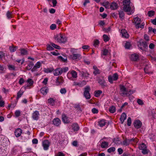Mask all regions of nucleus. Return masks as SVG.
I'll return each instance as SVG.
<instances>
[{
	"label": "nucleus",
	"instance_id": "16",
	"mask_svg": "<svg viewBox=\"0 0 156 156\" xmlns=\"http://www.w3.org/2000/svg\"><path fill=\"white\" fill-rule=\"evenodd\" d=\"M41 93L43 95H46L48 91V89L46 87H44L40 90Z\"/></svg>",
	"mask_w": 156,
	"mask_h": 156
},
{
	"label": "nucleus",
	"instance_id": "17",
	"mask_svg": "<svg viewBox=\"0 0 156 156\" xmlns=\"http://www.w3.org/2000/svg\"><path fill=\"white\" fill-rule=\"evenodd\" d=\"M134 139H128L127 140L126 139H125L122 142V144L124 145L127 146L129 145V144L132 141H133L134 140Z\"/></svg>",
	"mask_w": 156,
	"mask_h": 156
},
{
	"label": "nucleus",
	"instance_id": "24",
	"mask_svg": "<svg viewBox=\"0 0 156 156\" xmlns=\"http://www.w3.org/2000/svg\"><path fill=\"white\" fill-rule=\"evenodd\" d=\"M48 103L51 105L54 106L55 105V101L52 98H50L48 100Z\"/></svg>",
	"mask_w": 156,
	"mask_h": 156
},
{
	"label": "nucleus",
	"instance_id": "30",
	"mask_svg": "<svg viewBox=\"0 0 156 156\" xmlns=\"http://www.w3.org/2000/svg\"><path fill=\"white\" fill-rule=\"evenodd\" d=\"M74 107L76 109V110H77L80 113L82 112L83 109L80 108L79 104H76L74 105Z\"/></svg>",
	"mask_w": 156,
	"mask_h": 156
},
{
	"label": "nucleus",
	"instance_id": "35",
	"mask_svg": "<svg viewBox=\"0 0 156 156\" xmlns=\"http://www.w3.org/2000/svg\"><path fill=\"white\" fill-rule=\"evenodd\" d=\"M144 23H143L142 24L140 23H139L138 24L136 25L135 27L136 29H139V28H141L142 29L144 28Z\"/></svg>",
	"mask_w": 156,
	"mask_h": 156
},
{
	"label": "nucleus",
	"instance_id": "12",
	"mask_svg": "<svg viewBox=\"0 0 156 156\" xmlns=\"http://www.w3.org/2000/svg\"><path fill=\"white\" fill-rule=\"evenodd\" d=\"M106 1V0H102V2H101V4L106 9H109V3L108 2Z\"/></svg>",
	"mask_w": 156,
	"mask_h": 156
},
{
	"label": "nucleus",
	"instance_id": "37",
	"mask_svg": "<svg viewBox=\"0 0 156 156\" xmlns=\"http://www.w3.org/2000/svg\"><path fill=\"white\" fill-rule=\"evenodd\" d=\"M102 93V91L100 90L95 91H94V95L96 97H99Z\"/></svg>",
	"mask_w": 156,
	"mask_h": 156
},
{
	"label": "nucleus",
	"instance_id": "61",
	"mask_svg": "<svg viewBox=\"0 0 156 156\" xmlns=\"http://www.w3.org/2000/svg\"><path fill=\"white\" fill-rule=\"evenodd\" d=\"M62 73L63 72L66 73L68 70V67H66L62 68Z\"/></svg>",
	"mask_w": 156,
	"mask_h": 156
},
{
	"label": "nucleus",
	"instance_id": "28",
	"mask_svg": "<svg viewBox=\"0 0 156 156\" xmlns=\"http://www.w3.org/2000/svg\"><path fill=\"white\" fill-rule=\"evenodd\" d=\"M98 125L101 127H102L105 126L106 122L104 119H102L98 122Z\"/></svg>",
	"mask_w": 156,
	"mask_h": 156
},
{
	"label": "nucleus",
	"instance_id": "20",
	"mask_svg": "<svg viewBox=\"0 0 156 156\" xmlns=\"http://www.w3.org/2000/svg\"><path fill=\"white\" fill-rule=\"evenodd\" d=\"M81 57V55L79 54H73L70 55V58L73 60L79 58Z\"/></svg>",
	"mask_w": 156,
	"mask_h": 156
},
{
	"label": "nucleus",
	"instance_id": "21",
	"mask_svg": "<svg viewBox=\"0 0 156 156\" xmlns=\"http://www.w3.org/2000/svg\"><path fill=\"white\" fill-rule=\"evenodd\" d=\"M20 55L22 56L27 55L28 54L27 51L25 49L21 48L20 49Z\"/></svg>",
	"mask_w": 156,
	"mask_h": 156
},
{
	"label": "nucleus",
	"instance_id": "56",
	"mask_svg": "<svg viewBox=\"0 0 156 156\" xmlns=\"http://www.w3.org/2000/svg\"><path fill=\"white\" fill-rule=\"evenodd\" d=\"M15 114L16 117H18L20 115L21 112L19 110H16V111Z\"/></svg>",
	"mask_w": 156,
	"mask_h": 156
},
{
	"label": "nucleus",
	"instance_id": "63",
	"mask_svg": "<svg viewBox=\"0 0 156 156\" xmlns=\"http://www.w3.org/2000/svg\"><path fill=\"white\" fill-rule=\"evenodd\" d=\"M99 44V41L98 40H96L94 41V45L96 47L97 45H98Z\"/></svg>",
	"mask_w": 156,
	"mask_h": 156
},
{
	"label": "nucleus",
	"instance_id": "10",
	"mask_svg": "<svg viewBox=\"0 0 156 156\" xmlns=\"http://www.w3.org/2000/svg\"><path fill=\"white\" fill-rule=\"evenodd\" d=\"M71 126L74 132H76L79 130L80 127L78 124L76 123H73Z\"/></svg>",
	"mask_w": 156,
	"mask_h": 156
},
{
	"label": "nucleus",
	"instance_id": "34",
	"mask_svg": "<svg viewBox=\"0 0 156 156\" xmlns=\"http://www.w3.org/2000/svg\"><path fill=\"white\" fill-rule=\"evenodd\" d=\"M81 73L83 76H85L86 77H88L89 75V73L86 71H82L81 72Z\"/></svg>",
	"mask_w": 156,
	"mask_h": 156
},
{
	"label": "nucleus",
	"instance_id": "45",
	"mask_svg": "<svg viewBox=\"0 0 156 156\" xmlns=\"http://www.w3.org/2000/svg\"><path fill=\"white\" fill-rule=\"evenodd\" d=\"M51 45L52 46V47L53 48H55L58 49H61V48L60 46H59L55 44L54 43H51Z\"/></svg>",
	"mask_w": 156,
	"mask_h": 156
},
{
	"label": "nucleus",
	"instance_id": "36",
	"mask_svg": "<svg viewBox=\"0 0 156 156\" xmlns=\"http://www.w3.org/2000/svg\"><path fill=\"white\" fill-rule=\"evenodd\" d=\"M140 46H141L144 47L145 48H147V45L146 42L144 41L142 42H140Z\"/></svg>",
	"mask_w": 156,
	"mask_h": 156
},
{
	"label": "nucleus",
	"instance_id": "13",
	"mask_svg": "<svg viewBox=\"0 0 156 156\" xmlns=\"http://www.w3.org/2000/svg\"><path fill=\"white\" fill-rule=\"evenodd\" d=\"M53 123L55 125L58 126L61 123V121L60 119L58 118L54 119L53 120Z\"/></svg>",
	"mask_w": 156,
	"mask_h": 156
},
{
	"label": "nucleus",
	"instance_id": "38",
	"mask_svg": "<svg viewBox=\"0 0 156 156\" xmlns=\"http://www.w3.org/2000/svg\"><path fill=\"white\" fill-rule=\"evenodd\" d=\"M9 69L10 70H16V69L15 66L12 65H8Z\"/></svg>",
	"mask_w": 156,
	"mask_h": 156
},
{
	"label": "nucleus",
	"instance_id": "25",
	"mask_svg": "<svg viewBox=\"0 0 156 156\" xmlns=\"http://www.w3.org/2000/svg\"><path fill=\"white\" fill-rule=\"evenodd\" d=\"M123 10L126 12H129L130 11L131 7L130 5H124Z\"/></svg>",
	"mask_w": 156,
	"mask_h": 156
},
{
	"label": "nucleus",
	"instance_id": "1",
	"mask_svg": "<svg viewBox=\"0 0 156 156\" xmlns=\"http://www.w3.org/2000/svg\"><path fill=\"white\" fill-rule=\"evenodd\" d=\"M120 94L123 97L129 96L133 94L134 91L133 90H129L123 85L120 86Z\"/></svg>",
	"mask_w": 156,
	"mask_h": 156
},
{
	"label": "nucleus",
	"instance_id": "15",
	"mask_svg": "<svg viewBox=\"0 0 156 156\" xmlns=\"http://www.w3.org/2000/svg\"><path fill=\"white\" fill-rule=\"evenodd\" d=\"M27 83L26 85L23 86L25 89L27 88L30 86L34 84V81L31 79H29L27 81Z\"/></svg>",
	"mask_w": 156,
	"mask_h": 156
},
{
	"label": "nucleus",
	"instance_id": "47",
	"mask_svg": "<svg viewBox=\"0 0 156 156\" xmlns=\"http://www.w3.org/2000/svg\"><path fill=\"white\" fill-rule=\"evenodd\" d=\"M131 45L130 44V43L129 42H126L125 44V48L126 49H129Z\"/></svg>",
	"mask_w": 156,
	"mask_h": 156
},
{
	"label": "nucleus",
	"instance_id": "55",
	"mask_svg": "<svg viewBox=\"0 0 156 156\" xmlns=\"http://www.w3.org/2000/svg\"><path fill=\"white\" fill-rule=\"evenodd\" d=\"M58 59L61 60L62 61L65 62L67 60V58L65 57V58H63L62 56H59L58 57Z\"/></svg>",
	"mask_w": 156,
	"mask_h": 156
},
{
	"label": "nucleus",
	"instance_id": "64",
	"mask_svg": "<svg viewBox=\"0 0 156 156\" xmlns=\"http://www.w3.org/2000/svg\"><path fill=\"white\" fill-rule=\"evenodd\" d=\"M92 112L94 114L98 113V110L95 108H93L92 110Z\"/></svg>",
	"mask_w": 156,
	"mask_h": 156
},
{
	"label": "nucleus",
	"instance_id": "8",
	"mask_svg": "<svg viewBox=\"0 0 156 156\" xmlns=\"http://www.w3.org/2000/svg\"><path fill=\"white\" fill-rule=\"evenodd\" d=\"M93 68L94 69L93 73L94 75H96L100 74L101 73V71L96 66H93Z\"/></svg>",
	"mask_w": 156,
	"mask_h": 156
},
{
	"label": "nucleus",
	"instance_id": "31",
	"mask_svg": "<svg viewBox=\"0 0 156 156\" xmlns=\"http://www.w3.org/2000/svg\"><path fill=\"white\" fill-rule=\"evenodd\" d=\"M134 23L135 25V26L138 24L139 23H141L140 19L138 17H136L134 18Z\"/></svg>",
	"mask_w": 156,
	"mask_h": 156
},
{
	"label": "nucleus",
	"instance_id": "2",
	"mask_svg": "<svg viewBox=\"0 0 156 156\" xmlns=\"http://www.w3.org/2000/svg\"><path fill=\"white\" fill-rule=\"evenodd\" d=\"M54 38L59 43H64L67 41V38L65 36L60 34L55 35Z\"/></svg>",
	"mask_w": 156,
	"mask_h": 156
},
{
	"label": "nucleus",
	"instance_id": "6",
	"mask_svg": "<svg viewBox=\"0 0 156 156\" xmlns=\"http://www.w3.org/2000/svg\"><path fill=\"white\" fill-rule=\"evenodd\" d=\"M40 114L37 111H34L32 114V118L34 120H37L39 118Z\"/></svg>",
	"mask_w": 156,
	"mask_h": 156
},
{
	"label": "nucleus",
	"instance_id": "51",
	"mask_svg": "<svg viewBox=\"0 0 156 156\" xmlns=\"http://www.w3.org/2000/svg\"><path fill=\"white\" fill-rule=\"evenodd\" d=\"M147 14L149 16L151 17L154 15V12L153 11H150L148 12Z\"/></svg>",
	"mask_w": 156,
	"mask_h": 156
},
{
	"label": "nucleus",
	"instance_id": "23",
	"mask_svg": "<svg viewBox=\"0 0 156 156\" xmlns=\"http://www.w3.org/2000/svg\"><path fill=\"white\" fill-rule=\"evenodd\" d=\"M63 82V78L60 77H58L56 80V85H58L62 84Z\"/></svg>",
	"mask_w": 156,
	"mask_h": 156
},
{
	"label": "nucleus",
	"instance_id": "22",
	"mask_svg": "<svg viewBox=\"0 0 156 156\" xmlns=\"http://www.w3.org/2000/svg\"><path fill=\"white\" fill-rule=\"evenodd\" d=\"M131 60L133 61H136L139 59V56L138 55L134 54L131 55L130 57Z\"/></svg>",
	"mask_w": 156,
	"mask_h": 156
},
{
	"label": "nucleus",
	"instance_id": "50",
	"mask_svg": "<svg viewBox=\"0 0 156 156\" xmlns=\"http://www.w3.org/2000/svg\"><path fill=\"white\" fill-rule=\"evenodd\" d=\"M118 75L117 73H115L113 74L112 77L113 78V80L115 81L118 79Z\"/></svg>",
	"mask_w": 156,
	"mask_h": 156
},
{
	"label": "nucleus",
	"instance_id": "59",
	"mask_svg": "<svg viewBox=\"0 0 156 156\" xmlns=\"http://www.w3.org/2000/svg\"><path fill=\"white\" fill-rule=\"evenodd\" d=\"M65 154L61 151L58 152L55 156H64Z\"/></svg>",
	"mask_w": 156,
	"mask_h": 156
},
{
	"label": "nucleus",
	"instance_id": "41",
	"mask_svg": "<svg viewBox=\"0 0 156 156\" xmlns=\"http://www.w3.org/2000/svg\"><path fill=\"white\" fill-rule=\"evenodd\" d=\"M120 18L123 19L124 18V13L123 11H120L119 13Z\"/></svg>",
	"mask_w": 156,
	"mask_h": 156
},
{
	"label": "nucleus",
	"instance_id": "3",
	"mask_svg": "<svg viewBox=\"0 0 156 156\" xmlns=\"http://www.w3.org/2000/svg\"><path fill=\"white\" fill-rule=\"evenodd\" d=\"M90 88L89 86H86L84 88L83 95L87 99H89L91 98V96L90 93Z\"/></svg>",
	"mask_w": 156,
	"mask_h": 156
},
{
	"label": "nucleus",
	"instance_id": "40",
	"mask_svg": "<svg viewBox=\"0 0 156 156\" xmlns=\"http://www.w3.org/2000/svg\"><path fill=\"white\" fill-rule=\"evenodd\" d=\"M70 74L73 78H75L77 77V73L74 70L72 71L71 72Z\"/></svg>",
	"mask_w": 156,
	"mask_h": 156
},
{
	"label": "nucleus",
	"instance_id": "43",
	"mask_svg": "<svg viewBox=\"0 0 156 156\" xmlns=\"http://www.w3.org/2000/svg\"><path fill=\"white\" fill-rule=\"evenodd\" d=\"M109 112L112 113H114L115 111V108L114 106H111L109 108Z\"/></svg>",
	"mask_w": 156,
	"mask_h": 156
},
{
	"label": "nucleus",
	"instance_id": "62",
	"mask_svg": "<svg viewBox=\"0 0 156 156\" xmlns=\"http://www.w3.org/2000/svg\"><path fill=\"white\" fill-rule=\"evenodd\" d=\"M66 92V90L65 88H62L60 90V92L62 94H65Z\"/></svg>",
	"mask_w": 156,
	"mask_h": 156
},
{
	"label": "nucleus",
	"instance_id": "44",
	"mask_svg": "<svg viewBox=\"0 0 156 156\" xmlns=\"http://www.w3.org/2000/svg\"><path fill=\"white\" fill-rule=\"evenodd\" d=\"M23 92L20 90L17 93V99H18L20 98L21 97L22 95L23 94Z\"/></svg>",
	"mask_w": 156,
	"mask_h": 156
},
{
	"label": "nucleus",
	"instance_id": "7",
	"mask_svg": "<svg viewBox=\"0 0 156 156\" xmlns=\"http://www.w3.org/2000/svg\"><path fill=\"white\" fill-rule=\"evenodd\" d=\"M133 124L136 128L139 129L141 127L142 123L139 120H137L134 122Z\"/></svg>",
	"mask_w": 156,
	"mask_h": 156
},
{
	"label": "nucleus",
	"instance_id": "19",
	"mask_svg": "<svg viewBox=\"0 0 156 156\" xmlns=\"http://www.w3.org/2000/svg\"><path fill=\"white\" fill-rule=\"evenodd\" d=\"M121 33L122 34V37L125 38H128L129 37V35L127 33L126 30H121Z\"/></svg>",
	"mask_w": 156,
	"mask_h": 156
},
{
	"label": "nucleus",
	"instance_id": "48",
	"mask_svg": "<svg viewBox=\"0 0 156 156\" xmlns=\"http://www.w3.org/2000/svg\"><path fill=\"white\" fill-rule=\"evenodd\" d=\"M49 3L51 2V1H52V3L53 4V6L54 7H55L56 5L57 4V2L56 0H47Z\"/></svg>",
	"mask_w": 156,
	"mask_h": 156
},
{
	"label": "nucleus",
	"instance_id": "4",
	"mask_svg": "<svg viewBox=\"0 0 156 156\" xmlns=\"http://www.w3.org/2000/svg\"><path fill=\"white\" fill-rule=\"evenodd\" d=\"M98 83L102 87H105L106 86V82L103 76H98L97 78Z\"/></svg>",
	"mask_w": 156,
	"mask_h": 156
},
{
	"label": "nucleus",
	"instance_id": "60",
	"mask_svg": "<svg viewBox=\"0 0 156 156\" xmlns=\"http://www.w3.org/2000/svg\"><path fill=\"white\" fill-rule=\"evenodd\" d=\"M56 26L55 24H52L50 26V28L51 30H54L56 29Z\"/></svg>",
	"mask_w": 156,
	"mask_h": 156
},
{
	"label": "nucleus",
	"instance_id": "5",
	"mask_svg": "<svg viewBox=\"0 0 156 156\" xmlns=\"http://www.w3.org/2000/svg\"><path fill=\"white\" fill-rule=\"evenodd\" d=\"M50 142L48 140L44 141L42 142V145L43 148L45 150H47L48 149L50 146Z\"/></svg>",
	"mask_w": 156,
	"mask_h": 156
},
{
	"label": "nucleus",
	"instance_id": "57",
	"mask_svg": "<svg viewBox=\"0 0 156 156\" xmlns=\"http://www.w3.org/2000/svg\"><path fill=\"white\" fill-rule=\"evenodd\" d=\"M80 87H82L85 85L86 84V82L85 81L83 80L79 82Z\"/></svg>",
	"mask_w": 156,
	"mask_h": 156
},
{
	"label": "nucleus",
	"instance_id": "46",
	"mask_svg": "<svg viewBox=\"0 0 156 156\" xmlns=\"http://www.w3.org/2000/svg\"><path fill=\"white\" fill-rule=\"evenodd\" d=\"M53 70L54 69L53 68H51L45 69L44 71L46 73H48L52 72Z\"/></svg>",
	"mask_w": 156,
	"mask_h": 156
},
{
	"label": "nucleus",
	"instance_id": "14",
	"mask_svg": "<svg viewBox=\"0 0 156 156\" xmlns=\"http://www.w3.org/2000/svg\"><path fill=\"white\" fill-rule=\"evenodd\" d=\"M41 64L40 62H37V63L35 64V65L34 66V67L31 69V71L32 72H34L35 71L36 69L39 68L41 66Z\"/></svg>",
	"mask_w": 156,
	"mask_h": 156
},
{
	"label": "nucleus",
	"instance_id": "52",
	"mask_svg": "<svg viewBox=\"0 0 156 156\" xmlns=\"http://www.w3.org/2000/svg\"><path fill=\"white\" fill-rule=\"evenodd\" d=\"M47 49L48 50L50 51L53 50H54V48L51 45L48 44L47 45Z\"/></svg>",
	"mask_w": 156,
	"mask_h": 156
},
{
	"label": "nucleus",
	"instance_id": "42",
	"mask_svg": "<svg viewBox=\"0 0 156 156\" xmlns=\"http://www.w3.org/2000/svg\"><path fill=\"white\" fill-rule=\"evenodd\" d=\"M139 148L140 149L142 150L143 149H146L147 147L145 144L144 143H142L139 146Z\"/></svg>",
	"mask_w": 156,
	"mask_h": 156
},
{
	"label": "nucleus",
	"instance_id": "9",
	"mask_svg": "<svg viewBox=\"0 0 156 156\" xmlns=\"http://www.w3.org/2000/svg\"><path fill=\"white\" fill-rule=\"evenodd\" d=\"M62 68H59L56 69L53 72V73L55 76L60 75L62 74Z\"/></svg>",
	"mask_w": 156,
	"mask_h": 156
},
{
	"label": "nucleus",
	"instance_id": "54",
	"mask_svg": "<svg viewBox=\"0 0 156 156\" xmlns=\"http://www.w3.org/2000/svg\"><path fill=\"white\" fill-rule=\"evenodd\" d=\"M123 2V5H130V0H124Z\"/></svg>",
	"mask_w": 156,
	"mask_h": 156
},
{
	"label": "nucleus",
	"instance_id": "27",
	"mask_svg": "<svg viewBox=\"0 0 156 156\" xmlns=\"http://www.w3.org/2000/svg\"><path fill=\"white\" fill-rule=\"evenodd\" d=\"M126 115L125 113H123L121 115V117L120 118V120L122 124L123 123L124 120L126 118Z\"/></svg>",
	"mask_w": 156,
	"mask_h": 156
},
{
	"label": "nucleus",
	"instance_id": "29",
	"mask_svg": "<svg viewBox=\"0 0 156 156\" xmlns=\"http://www.w3.org/2000/svg\"><path fill=\"white\" fill-rule=\"evenodd\" d=\"M108 143L106 141L102 142L101 144V148H105L108 147Z\"/></svg>",
	"mask_w": 156,
	"mask_h": 156
},
{
	"label": "nucleus",
	"instance_id": "18",
	"mask_svg": "<svg viewBox=\"0 0 156 156\" xmlns=\"http://www.w3.org/2000/svg\"><path fill=\"white\" fill-rule=\"evenodd\" d=\"M62 118L63 122L66 123H68L70 121L68 118L65 114H63L62 115Z\"/></svg>",
	"mask_w": 156,
	"mask_h": 156
},
{
	"label": "nucleus",
	"instance_id": "11",
	"mask_svg": "<svg viewBox=\"0 0 156 156\" xmlns=\"http://www.w3.org/2000/svg\"><path fill=\"white\" fill-rule=\"evenodd\" d=\"M22 130L20 128H17L16 129L14 133L16 137H19L20 136L22 133Z\"/></svg>",
	"mask_w": 156,
	"mask_h": 156
},
{
	"label": "nucleus",
	"instance_id": "53",
	"mask_svg": "<svg viewBox=\"0 0 156 156\" xmlns=\"http://www.w3.org/2000/svg\"><path fill=\"white\" fill-rule=\"evenodd\" d=\"M103 37L104 39V40L105 42H107L109 40V38L105 34H104L103 35Z\"/></svg>",
	"mask_w": 156,
	"mask_h": 156
},
{
	"label": "nucleus",
	"instance_id": "39",
	"mask_svg": "<svg viewBox=\"0 0 156 156\" xmlns=\"http://www.w3.org/2000/svg\"><path fill=\"white\" fill-rule=\"evenodd\" d=\"M6 16L8 19H10L13 17L12 12L8 11L6 13Z\"/></svg>",
	"mask_w": 156,
	"mask_h": 156
},
{
	"label": "nucleus",
	"instance_id": "49",
	"mask_svg": "<svg viewBox=\"0 0 156 156\" xmlns=\"http://www.w3.org/2000/svg\"><path fill=\"white\" fill-rule=\"evenodd\" d=\"M115 147H112L109 148L107 150L108 152L109 153H111L114 152L115 151Z\"/></svg>",
	"mask_w": 156,
	"mask_h": 156
},
{
	"label": "nucleus",
	"instance_id": "58",
	"mask_svg": "<svg viewBox=\"0 0 156 156\" xmlns=\"http://www.w3.org/2000/svg\"><path fill=\"white\" fill-rule=\"evenodd\" d=\"M127 125L128 126H130L131 123V119L130 117H128V119H127Z\"/></svg>",
	"mask_w": 156,
	"mask_h": 156
},
{
	"label": "nucleus",
	"instance_id": "32",
	"mask_svg": "<svg viewBox=\"0 0 156 156\" xmlns=\"http://www.w3.org/2000/svg\"><path fill=\"white\" fill-rule=\"evenodd\" d=\"M17 48V47L14 46H11L9 47L10 51L11 52H15Z\"/></svg>",
	"mask_w": 156,
	"mask_h": 156
},
{
	"label": "nucleus",
	"instance_id": "33",
	"mask_svg": "<svg viewBox=\"0 0 156 156\" xmlns=\"http://www.w3.org/2000/svg\"><path fill=\"white\" fill-rule=\"evenodd\" d=\"M34 65V64L33 62H30V63L28 64L26 67V69L27 70H30L32 68V67Z\"/></svg>",
	"mask_w": 156,
	"mask_h": 156
},
{
	"label": "nucleus",
	"instance_id": "26",
	"mask_svg": "<svg viewBox=\"0 0 156 156\" xmlns=\"http://www.w3.org/2000/svg\"><path fill=\"white\" fill-rule=\"evenodd\" d=\"M118 7L117 4L115 2H113L110 5V8L112 9L115 10Z\"/></svg>",
	"mask_w": 156,
	"mask_h": 156
}]
</instances>
